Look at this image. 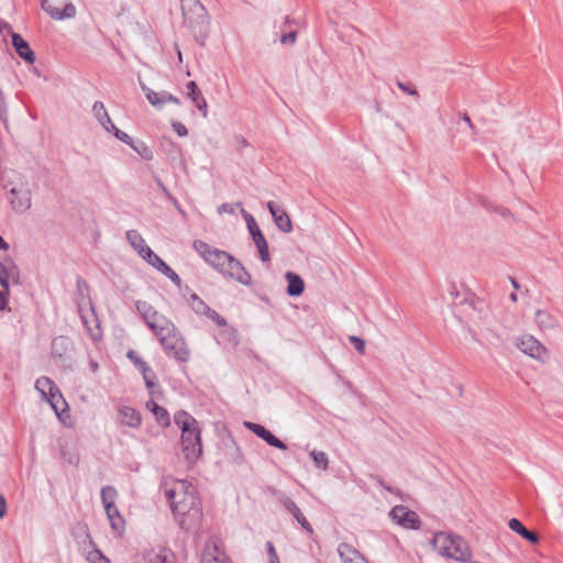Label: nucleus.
<instances>
[{"label":"nucleus","instance_id":"1","mask_svg":"<svg viewBox=\"0 0 563 563\" xmlns=\"http://www.w3.org/2000/svg\"><path fill=\"white\" fill-rule=\"evenodd\" d=\"M161 489L181 529H195L201 520L202 510L194 486L186 481L164 477Z\"/></svg>","mask_w":563,"mask_h":563},{"label":"nucleus","instance_id":"2","mask_svg":"<svg viewBox=\"0 0 563 563\" xmlns=\"http://www.w3.org/2000/svg\"><path fill=\"white\" fill-rule=\"evenodd\" d=\"M195 251L213 268L243 285H250L252 277L235 257L225 251L211 247L208 243L196 240L192 244Z\"/></svg>","mask_w":563,"mask_h":563},{"label":"nucleus","instance_id":"3","mask_svg":"<svg viewBox=\"0 0 563 563\" xmlns=\"http://www.w3.org/2000/svg\"><path fill=\"white\" fill-rule=\"evenodd\" d=\"M175 423L181 430V446L186 461L194 464L202 453L200 429L197 420L186 411H177Z\"/></svg>","mask_w":563,"mask_h":563},{"label":"nucleus","instance_id":"4","mask_svg":"<svg viewBox=\"0 0 563 563\" xmlns=\"http://www.w3.org/2000/svg\"><path fill=\"white\" fill-rule=\"evenodd\" d=\"M184 25L189 29L195 40L203 45L209 33L210 19L199 0H180Z\"/></svg>","mask_w":563,"mask_h":563},{"label":"nucleus","instance_id":"5","mask_svg":"<svg viewBox=\"0 0 563 563\" xmlns=\"http://www.w3.org/2000/svg\"><path fill=\"white\" fill-rule=\"evenodd\" d=\"M431 544L439 555L455 561L468 562L472 556L467 543L459 536L438 532L433 536Z\"/></svg>","mask_w":563,"mask_h":563},{"label":"nucleus","instance_id":"6","mask_svg":"<svg viewBox=\"0 0 563 563\" xmlns=\"http://www.w3.org/2000/svg\"><path fill=\"white\" fill-rule=\"evenodd\" d=\"M154 333L158 338L164 350L179 362L189 360V350L175 324L167 319V324H162Z\"/></svg>","mask_w":563,"mask_h":563},{"label":"nucleus","instance_id":"7","mask_svg":"<svg viewBox=\"0 0 563 563\" xmlns=\"http://www.w3.org/2000/svg\"><path fill=\"white\" fill-rule=\"evenodd\" d=\"M35 389L41 394L42 399L49 402L56 416L62 420L67 409V402L56 384L48 377L42 376L35 382Z\"/></svg>","mask_w":563,"mask_h":563},{"label":"nucleus","instance_id":"8","mask_svg":"<svg viewBox=\"0 0 563 563\" xmlns=\"http://www.w3.org/2000/svg\"><path fill=\"white\" fill-rule=\"evenodd\" d=\"M20 269L13 258L5 256L0 258V286L4 289H10L11 285H19L21 283Z\"/></svg>","mask_w":563,"mask_h":563},{"label":"nucleus","instance_id":"9","mask_svg":"<svg viewBox=\"0 0 563 563\" xmlns=\"http://www.w3.org/2000/svg\"><path fill=\"white\" fill-rule=\"evenodd\" d=\"M82 530L84 540L80 542V550L89 563H110V560L96 547L86 527Z\"/></svg>","mask_w":563,"mask_h":563},{"label":"nucleus","instance_id":"10","mask_svg":"<svg viewBox=\"0 0 563 563\" xmlns=\"http://www.w3.org/2000/svg\"><path fill=\"white\" fill-rule=\"evenodd\" d=\"M135 307L152 331L162 328V324H167V318L154 310L146 301L139 300L135 302Z\"/></svg>","mask_w":563,"mask_h":563},{"label":"nucleus","instance_id":"11","mask_svg":"<svg viewBox=\"0 0 563 563\" xmlns=\"http://www.w3.org/2000/svg\"><path fill=\"white\" fill-rule=\"evenodd\" d=\"M518 349L525 354L543 361L547 356V349L532 335H523L517 341Z\"/></svg>","mask_w":563,"mask_h":563},{"label":"nucleus","instance_id":"12","mask_svg":"<svg viewBox=\"0 0 563 563\" xmlns=\"http://www.w3.org/2000/svg\"><path fill=\"white\" fill-rule=\"evenodd\" d=\"M390 517L394 521L404 528L417 529L419 528V519L415 511L409 510L404 506H396L390 511Z\"/></svg>","mask_w":563,"mask_h":563},{"label":"nucleus","instance_id":"13","mask_svg":"<svg viewBox=\"0 0 563 563\" xmlns=\"http://www.w3.org/2000/svg\"><path fill=\"white\" fill-rule=\"evenodd\" d=\"M41 7L54 20L71 19L76 15V7L71 2H66L59 8L49 0H42Z\"/></svg>","mask_w":563,"mask_h":563},{"label":"nucleus","instance_id":"14","mask_svg":"<svg viewBox=\"0 0 563 563\" xmlns=\"http://www.w3.org/2000/svg\"><path fill=\"white\" fill-rule=\"evenodd\" d=\"M89 306H91V305L89 303ZM78 310H79L81 321H82L84 325L87 328V331H88L89 335L91 336V339L93 341H98L99 339H101L102 333H101L99 321L95 313L93 308L90 307L89 310L86 311L84 309L82 305L79 303Z\"/></svg>","mask_w":563,"mask_h":563},{"label":"nucleus","instance_id":"15","mask_svg":"<svg viewBox=\"0 0 563 563\" xmlns=\"http://www.w3.org/2000/svg\"><path fill=\"white\" fill-rule=\"evenodd\" d=\"M244 427L247 430H250L251 432H253L254 434H256L258 438L264 440L268 445L274 446V448L279 449V450H286L287 449V445L282 440L276 438L269 430H267L262 424H258V423H255V422L245 421L244 422Z\"/></svg>","mask_w":563,"mask_h":563},{"label":"nucleus","instance_id":"16","mask_svg":"<svg viewBox=\"0 0 563 563\" xmlns=\"http://www.w3.org/2000/svg\"><path fill=\"white\" fill-rule=\"evenodd\" d=\"M10 203L14 211L22 213L31 208L32 199L29 189L14 187L10 190Z\"/></svg>","mask_w":563,"mask_h":563},{"label":"nucleus","instance_id":"17","mask_svg":"<svg viewBox=\"0 0 563 563\" xmlns=\"http://www.w3.org/2000/svg\"><path fill=\"white\" fill-rule=\"evenodd\" d=\"M267 208L274 219L276 227L282 232L289 233L292 231V222L284 209L277 206L274 201H269L267 203Z\"/></svg>","mask_w":563,"mask_h":563},{"label":"nucleus","instance_id":"18","mask_svg":"<svg viewBox=\"0 0 563 563\" xmlns=\"http://www.w3.org/2000/svg\"><path fill=\"white\" fill-rule=\"evenodd\" d=\"M280 503L285 507V509L294 516V518L302 527V529H305L308 533L313 532L311 525L308 522V520L306 519V517L303 516V514L301 512V510L294 500L286 496H283L280 498Z\"/></svg>","mask_w":563,"mask_h":563},{"label":"nucleus","instance_id":"19","mask_svg":"<svg viewBox=\"0 0 563 563\" xmlns=\"http://www.w3.org/2000/svg\"><path fill=\"white\" fill-rule=\"evenodd\" d=\"M12 45L22 59L29 64H33L35 62V55L33 51L31 49L29 43L20 34L12 33Z\"/></svg>","mask_w":563,"mask_h":563},{"label":"nucleus","instance_id":"20","mask_svg":"<svg viewBox=\"0 0 563 563\" xmlns=\"http://www.w3.org/2000/svg\"><path fill=\"white\" fill-rule=\"evenodd\" d=\"M338 553L343 563H368V561L349 543L339 544Z\"/></svg>","mask_w":563,"mask_h":563},{"label":"nucleus","instance_id":"21","mask_svg":"<svg viewBox=\"0 0 563 563\" xmlns=\"http://www.w3.org/2000/svg\"><path fill=\"white\" fill-rule=\"evenodd\" d=\"M201 563H231L227 555L216 545L207 544L202 556Z\"/></svg>","mask_w":563,"mask_h":563},{"label":"nucleus","instance_id":"22","mask_svg":"<svg viewBox=\"0 0 563 563\" xmlns=\"http://www.w3.org/2000/svg\"><path fill=\"white\" fill-rule=\"evenodd\" d=\"M119 419L122 424L131 428H139L142 421L139 411L129 406L119 409Z\"/></svg>","mask_w":563,"mask_h":563},{"label":"nucleus","instance_id":"23","mask_svg":"<svg viewBox=\"0 0 563 563\" xmlns=\"http://www.w3.org/2000/svg\"><path fill=\"white\" fill-rule=\"evenodd\" d=\"M285 278L288 283L287 294L292 297L300 296L305 290V283L302 278L292 272H287Z\"/></svg>","mask_w":563,"mask_h":563},{"label":"nucleus","instance_id":"24","mask_svg":"<svg viewBox=\"0 0 563 563\" xmlns=\"http://www.w3.org/2000/svg\"><path fill=\"white\" fill-rule=\"evenodd\" d=\"M126 240L142 258L147 254L148 250H152L136 230H128Z\"/></svg>","mask_w":563,"mask_h":563},{"label":"nucleus","instance_id":"25","mask_svg":"<svg viewBox=\"0 0 563 563\" xmlns=\"http://www.w3.org/2000/svg\"><path fill=\"white\" fill-rule=\"evenodd\" d=\"M534 320L540 330H552L558 327V319L547 310H537Z\"/></svg>","mask_w":563,"mask_h":563},{"label":"nucleus","instance_id":"26","mask_svg":"<svg viewBox=\"0 0 563 563\" xmlns=\"http://www.w3.org/2000/svg\"><path fill=\"white\" fill-rule=\"evenodd\" d=\"M508 527L514 532H517L519 536L525 538L531 543L539 542V536L536 532L528 530L518 519L512 518L508 521Z\"/></svg>","mask_w":563,"mask_h":563},{"label":"nucleus","instance_id":"27","mask_svg":"<svg viewBox=\"0 0 563 563\" xmlns=\"http://www.w3.org/2000/svg\"><path fill=\"white\" fill-rule=\"evenodd\" d=\"M141 89L146 96V99L148 102L156 109H162L165 104V98L163 96L165 95V91L156 92L145 86L143 82H141Z\"/></svg>","mask_w":563,"mask_h":563},{"label":"nucleus","instance_id":"28","mask_svg":"<svg viewBox=\"0 0 563 563\" xmlns=\"http://www.w3.org/2000/svg\"><path fill=\"white\" fill-rule=\"evenodd\" d=\"M252 239L256 245L261 261L264 263L269 262L271 256H269V251H268V243H267L264 234L258 233L256 236H252Z\"/></svg>","mask_w":563,"mask_h":563},{"label":"nucleus","instance_id":"29","mask_svg":"<svg viewBox=\"0 0 563 563\" xmlns=\"http://www.w3.org/2000/svg\"><path fill=\"white\" fill-rule=\"evenodd\" d=\"M146 408L154 413L158 422H162L166 426L169 424V415L167 410L158 406L153 399L146 402Z\"/></svg>","mask_w":563,"mask_h":563},{"label":"nucleus","instance_id":"30","mask_svg":"<svg viewBox=\"0 0 563 563\" xmlns=\"http://www.w3.org/2000/svg\"><path fill=\"white\" fill-rule=\"evenodd\" d=\"M117 497V490L112 486H104L101 489V500L104 506L106 512L112 511L114 507V499Z\"/></svg>","mask_w":563,"mask_h":563},{"label":"nucleus","instance_id":"31","mask_svg":"<svg viewBox=\"0 0 563 563\" xmlns=\"http://www.w3.org/2000/svg\"><path fill=\"white\" fill-rule=\"evenodd\" d=\"M146 561L148 563H174L172 553L165 549L158 552L152 551L147 554Z\"/></svg>","mask_w":563,"mask_h":563},{"label":"nucleus","instance_id":"32","mask_svg":"<svg viewBox=\"0 0 563 563\" xmlns=\"http://www.w3.org/2000/svg\"><path fill=\"white\" fill-rule=\"evenodd\" d=\"M195 107L198 109L202 118L208 117V104L200 90H197L194 95H187Z\"/></svg>","mask_w":563,"mask_h":563},{"label":"nucleus","instance_id":"33","mask_svg":"<svg viewBox=\"0 0 563 563\" xmlns=\"http://www.w3.org/2000/svg\"><path fill=\"white\" fill-rule=\"evenodd\" d=\"M107 517L110 521V525H111V528L113 529V531L117 532L118 534H121V532L123 531L124 521H123L122 517L120 516L119 510L115 506L112 507V511L107 512Z\"/></svg>","mask_w":563,"mask_h":563},{"label":"nucleus","instance_id":"34","mask_svg":"<svg viewBox=\"0 0 563 563\" xmlns=\"http://www.w3.org/2000/svg\"><path fill=\"white\" fill-rule=\"evenodd\" d=\"M189 305H190L191 309L197 314L206 316L210 310V307L201 298H199L196 294H192L190 296Z\"/></svg>","mask_w":563,"mask_h":563},{"label":"nucleus","instance_id":"35","mask_svg":"<svg viewBox=\"0 0 563 563\" xmlns=\"http://www.w3.org/2000/svg\"><path fill=\"white\" fill-rule=\"evenodd\" d=\"M151 266L162 273L168 265L152 250H148L147 254L143 257Z\"/></svg>","mask_w":563,"mask_h":563},{"label":"nucleus","instance_id":"36","mask_svg":"<svg viewBox=\"0 0 563 563\" xmlns=\"http://www.w3.org/2000/svg\"><path fill=\"white\" fill-rule=\"evenodd\" d=\"M69 341L65 336L55 338L52 342V353L62 357L68 347Z\"/></svg>","mask_w":563,"mask_h":563},{"label":"nucleus","instance_id":"37","mask_svg":"<svg viewBox=\"0 0 563 563\" xmlns=\"http://www.w3.org/2000/svg\"><path fill=\"white\" fill-rule=\"evenodd\" d=\"M310 456L314 463V466L321 470H327L329 465L328 455L323 451L312 450Z\"/></svg>","mask_w":563,"mask_h":563},{"label":"nucleus","instance_id":"38","mask_svg":"<svg viewBox=\"0 0 563 563\" xmlns=\"http://www.w3.org/2000/svg\"><path fill=\"white\" fill-rule=\"evenodd\" d=\"M92 114L96 118V120L101 123L104 119L108 118V112L106 110V107L103 102L96 101L92 106Z\"/></svg>","mask_w":563,"mask_h":563},{"label":"nucleus","instance_id":"39","mask_svg":"<svg viewBox=\"0 0 563 563\" xmlns=\"http://www.w3.org/2000/svg\"><path fill=\"white\" fill-rule=\"evenodd\" d=\"M129 360H131L135 366L139 367L140 371L151 372L150 366L137 355V353L133 350H130L126 353Z\"/></svg>","mask_w":563,"mask_h":563},{"label":"nucleus","instance_id":"40","mask_svg":"<svg viewBox=\"0 0 563 563\" xmlns=\"http://www.w3.org/2000/svg\"><path fill=\"white\" fill-rule=\"evenodd\" d=\"M132 147L142 158L146 161H151L153 158V152L144 143H139L137 145L133 144Z\"/></svg>","mask_w":563,"mask_h":563},{"label":"nucleus","instance_id":"41","mask_svg":"<svg viewBox=\"0 0 563 563\" xmlns=\"http://www.w3.org/2000/svg\"><path fill=\"white\" fill-rule=\"evenodd\" d=\"M349 341L351 342V344H353L354 349L360 353V354H364L365 353V342L363 339L356 336V335H351L349 338Z\"/></svg>","mask_w":563,"mask_h":563},{"label":"nucleus","instance_id":"42","mask_svg":"<svg viewBox=\"0 0 563 563\" xmlns=\"http://www.w3.org/2000/svg\"><path fill=\"white\" fill-rule=\"evenodd\" d=\"M162 274L170 279L176 286L179 287L181 285L180 277L169 266H167Z\"/></svg>","mask_w":563,"mask_h":563},{"label":"nucleus","instance_id":"43","mask_svg":"<svg viewBox=\"0 0 563 563\" xmlns=\"http://www.w3.org/2000/svg\"><path fill=\"white\" fill-rule=\"evenodd\" d=\"M112 133L121 142H123V143H125V144H128L130 146H133V141H132L131 136L128 133L119 130L118 128H115Z\"/></svg>","mask_w":563,"mask_h":563},{"label":"nucleus","instance_id":"44","mask_svg":"<svg viewBox=\"0 0 563 563\" xmlns=\"http://www.w3.org/2000/svg\"><path fill=\"white\" fill-rule=\"evenodd\" d=\"M235 206L240 209V212L242 214V217L244 218L246 224H247V228L249 227H252L254 223H256L254 217L249 213L242 206L241 202H236Z\"/></svg>","mask_w":563,"mask_h":563},{"label":"nucleus","instance_id":"45","mask_svg":"<svg viewBox=\"0 0 563 563\" xmlns=\"http://www.w3.org/2000/svg\"><path fill=\"white\" fill-rule=\"evenodd\" d=\"M235 206L240 209V212L242 214V217L244 218L246 224H247V228L249 227H252L254 223H256L254 217L249 213L242 206L241 202H236Z\"/></svg>","mask_w":563,"mask_h":563},{"label":"nucleus","instance_id":"46","mask_svg":"<svg viewBox=\"0 0 563 563\" xmlns=\"http://www.w3.org/2000/svg\"><path fill=\"white\" fill-rule=\"evenodd\" d=\"M172 128H173L174 132H175L178 136H180V137H184V136H187V135H188V130H187V128H186L183 123H180V122H178V121H174V122H172Z\"/></svg>","mask_w":563,"mask_h":563},{"label":"nucleus","instance_id":"47","mask_svg":"<svg viewBox=\"0 0 563 563\" xmlns=\"http://www.w3.org/2000/svg\"><path fill=\"white\" fill-rule=\"evenodd\" d=\"M233 145L236 151L241 152L243 148L249 146V142L242 135H235L233 139Z\"/></svg>","mask_w":563,"mask_h":563},{"label":"nucleus","instance_id":"48","mask_svg":"<svg viewBox=\"0 0 563 563\" xmlns=\"http://www.w3.org/2000/svg\"><path fill=\"white\" fill-rule=\"evenodd\" d=\"M209 319L214 321L218 325L222 327L225 325V320L214 310L210 308L209 312L206 314Z\"/></svg>","mask_w":563,"mask_h":563},{"label":"nucleus","instance_id":"49","mask_svg":"<svg viewBox=\"0 0 563 563\" xmlns=\"http://www.w3.org/2000/svg\"><path fill=\"white\" fill-rule=\"evenodd\" d=\"M8 117V107L5 103L4 96L2 91L0 90V121H7Z\"/></svg>","mask_w":563,"mask_h":563},{"label":"nucleus","instance_id":"50","mask_svg":"<svg viewBox=\"0 0 563 563\" xmlns=\"http://www.w3.org/2000/svg\"><path fill=\"white\" fill-rule=\"evenodd\" d=\"M266 548L269 556V563H279V559L274 548V544L271 541H268L266 543Z\"/></svg>","mask_w":563,"mask_h":563},{"label":"nucleus","instance_id":"51","mask_svg":"<svg viewBox=\"0 0 563 563\" xmlns=\"http://www.w3.org/2000/svg\"><path fill=\"white\" fill-rule=\"evenodd\" d=\"M142 372V375H143V378H144V382H145V385L147 388H151L154 386V379H155V375L153 374V372H145V371H141Z\"/></svg>","mask_w":563,"mask_h":563},{"label":"nucleus","instance_id":"52","mask_svg":"<svg viewBox=\"0 0 563 563\" xmlns=\"http://www.w3.org/2000/svg\"><path fill=\"white\" fill-rule=\"evenodd\" d=\"M397 86L404 92H406V93H408L410 96H413V97H418V91L415 88L404 84L402 81H397Z\"/></svg>","mask_w":563,"mask_h":563},{"label":"nucleus","instance_id":"53","mask_svg":"<svg viewBox=\"0 0 563 563\" xmlns=\"http://www.w3.org/2000/svg\"><path fill=\"white\" fill-rule=\"evenodd\" d=\"M235 208H238L235 205H230V203H222L218 207V212L220 214L222 213H234L235 212Z\"/></svg>","mask_w":563,"mask_h":563},{"label":"nucleus","instance_id":"54","mask_svg":"<svg viewBox=\"0 0 563 563\" xmlns=\"http://www.w3.org/2000/svg\"><path fill=\"white\" fill-rule=\"evenodd\" d=\"M296 38H297V32L292 31V32H290L288 34H284L280 37V42L283 44H294L296 42Z\"/></svg>","mask_w":563,"mask_h":563},{"label":"nucleus","instance_id":"55","mask_svg":"<svg viewBox=\"0 0 563 563\" xmlns=\"http://www.w3.org/2000/svg\"><path fill=\"white\" fill-rule=\"evenodd\" d=\"M9 294H10V289L2 288V290H0V310L5 309V307L8 305Z\"/></svg>","mask_w":563,"mask_h":563},{"label":"nucleus","instance_id":"56","mask_svg":"<svg viewBox=\"0 0 563 563\" xmlns=\"http://www.w3.org/2000/svg\"><path fill=\"white\" fill-rule=\"evenodd\" d=\"M102 128L109 132V133H112L114 131V129L117 128L113 122L111 121L110 117L108 115L107 119H104L101 123Z\"/></svg>","mask_w":563,"mask_h":563},{"label":"nucleus","instance_id":"57","mask_svg":"<svg viewBox=\"0 0 563 563\" xmlns=\"http://www.w3.org/2000/svg\"><path fill=\"white\" fill-rule=\"evenodd\" d=\"M163 98H165V104L167 102H173L175 104H180V100L177 97L173 96L172 93H169L167 91H165V95L163 96Z\"/></svg>","mask_w":563,"mask_h":563},{"label":"nucleus","instance_id":"58","mask_svg":"<svg viewBox=\"0 0 563 563\" xmlns=\"http://www.w3.org/2000/svg\"><path fill=\"white\" fill-rule=\"evenodd\" d=\"M187 88V95H194L197 90H199L197 84L195 81H189L186 85Z\"/></svg>","mask_w":563,"mask_h":563},{"label":"nucleus","instance_id":"59","mask_svg":"<svg viewBox=\"0 0 563 563\" xmlns=\"http://www.w3.org/2000/svg\"><path fill=\"white\" fill-rule=\"evenodd\" d=\"M7 510V503L2 495H0V518H2L5 515Z\"/></svg>","mask_w":563,"mask_h":563},{"label":"nucleus","instance_id":"60","mask_svg":"<svg viewBox=\"0 0 563 563\" xmlns=\"http://www.w3.org/2000/svg\"><path fill=\"white\" fill-rule=\"evenodd\" d=\"M247 229H249L251 236H256L258 233H262L257 223H254L252 227H249Z\"/></svg>","mask_w":563,"mask_h":563},{"label":"nucleus","instance_id":"61","mask_svg":"<svg viewBox=\"0 0 563 563\" xmlns=\"http://www.w3.org/2000/svg\"><path fill=\"white\" fill-rule=\"evenodd\" d=\"M11 30V26L9 23H7L5 21H0V33L4 34V33H9Z\"/></svg>","mask_w":563,"mask_h":563},{"label":"nucleus","instance_id":"62","mask_svg":"<svg viewBox=\"0 0 563 563\" xmlns=\"http://www.w3.org/2000/svg\"><path fill=\"white\" fill-rule=\"evenodd\" d=\"M463 121H464L465 123H467V125L470 126V129H471L472 131H474V132H475V126H474V124L472 123V120H471V118H470L467 114H464V117H463Z\"/></svg>","mask_w":563,"mask_h":563},{"label":"nucleus","instance_id":"63","mask_svg":"<svg viewBox=\"0 0 563 563\" xmlns=\"http://www.w3.org/2000/svg\"><path fill=\"white\" fill-rule=\"evenodd\" d=\"M9 244L0 236V250H8Z\"/></svg>","mask_w":563,"mask_h":563},{"label":"nucleus","instance_id":"64","mask_svg":"<svg viewBox=\"0 0 563 563\" xmlns=\"http://www.w3.org/2000/svg\"><path fill=\"white\" fill-rule=\"evenodd\" d=\"M509 298H510V300H511V301H514V302H516V301L518 300V297H517V294H516V292L510 294Z\"/></svg>","mask_w":563,"mask_h":563}]
</instances>
